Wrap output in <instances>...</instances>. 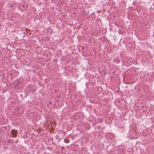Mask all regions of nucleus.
Masks as SVG:
<instances>
[{
  "instance_id": "nucleus-5",
  "label": "nucleus",
  "mask_w": 154,
  "mask_h": 154,
  "mask_svg": "<svg viewBox=\"0 0 154 154\" xmlns=\"http://www.w3.org/2000/svg\"><path fill=\"white\" fill-rule=\"evenodd\" d=\"M30 88V87H29V86H27L26 88L27 89H28V88Z\"/></svg>"
},
{
  "instance_id": "nucleus-1",
  "label": "nucleus",
  "mask_w": 154,
  "mask_h": 154,
  "mask_svg": "<svg viewBox=\"0 0 154 154\" xmlns=\"http://www.w3.org/2000/svg\"><path fill=\"white\" fill-rule=\"evenodd\" d=\"M12 84L14 88L17 90L21 89L23 86L22 80L19 79L15 80Z\"/></svg>"
},
{
  "instance_id": "nucleus-3",
  "label": "nucleus",
  "mask_w": 154,
  "mask_h": 154,
  "mask_svg": "<svg viewBox=\"0 0 154 154\" xmlns=\"http://www.w3.org/2000/svg\"><path fill=\"white\" fill-rule=\"evenodd\" d=\"M13 142V140H11L9 141L8 142L9 143H12Z\"/></svg>"
},
{
  "instance_id": "nucleus-6",
  "label": "nucleus",
  "mask_w": 154,
  "mask_h": 154,
  "mask_svg": "<svg viewBox=\"0 0 154 154\" xmlns=\"http://www.w3.org/2000/svg\"><path fill=\"white\" fill-rule=\"evenodd\" d=\"M32 91V90H29V91H28V92H31Z\"/></svg>"
},
{
  "instance_id": "nucleus-4",
  "label": "nucleus",
  "mask_w": 154,
  "mask_h": 154,
  "mask_svg": "<svg viewBox=\"0 0 154 154\" xmlns=\"http://www.w3.org/2000/svg\"><path fill=\"white\" fill-rule=\"evenodd\" d=\"M7 127H8V129H10L11 127H10V126H7Z\"/></svg>"
},
{
  "instance_id": "nucleus-7",
  "label": "nucleus",
  "mask_w": 154,
  "mask_h": 154,
  "mask_svg": "<svg viewBox=\"0 0 154 154\" xmlns=\"http://www.w3.org/2000/svg\"><path fill=\"white\" fill-rule=\"evenodd\" d=\"M32 92H34V90H32Z\"/></svg>"
},
{
  "instance_id": "nucleus-2",
  "label": "nucleus",
  "mask_w": 154,
  "mask_h": 154,
  "mask_svg": "<svg viewBox=\"0 0 154 154\" xmlns=\"http://www.w3.org/2000/svg\"><path fill=\"white\" fill-rule=\"evenodd\" d=\"M11 133L12 135V137H16L17 135V131L14 129H13L11 130Z\"/></svg>"
}]
</instances>
